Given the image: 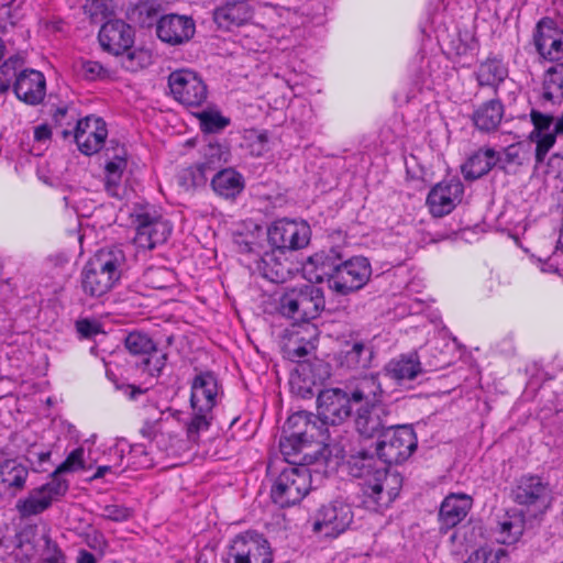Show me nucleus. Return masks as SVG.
I'll return each mask as SVG.
<instances>
[{
	"label": "nucleus",
	"instance_id": "nucleus-51",
	"mask_svg": "<svg viewBox=\"0 0 563 563\" xmlns=\"http://www.w3.org/2000/svg\"><path fill=\"white\" fill-rule=\"evenodd\" d=\"M54 122L59 125H71L73 122H77L75 115V109L68 106L56 108L52 114Z\"/></svg>",
	"mask_w": 563,
	"mask_h": 563
},
{
	"label": "nucleus",
	"instance_id": "nucleus-5",
	"mask_svg": "<svg viewBox=\"0 0 563 563\" xmlns=\"http://www.w3.org/2000/svg\"><path fill=\"white\" fill-rule=\"evenodd\" d=\"M273 553L266 539L254 532L236 536L228 547L224 563H272Z\"/></svg>",
	"mask_w": 563,
	"mask_h": 563
},
{
	"label": "nucleus",
	"instance_id": "nucleus-54",
	"mask_svg": "<svg viewBox=\"0 0 563 563\" xmlns=\"http://www.w3.org/2000/svg\"><path fill=\"white\" fill-rule=\"evenodd\" d=\"M77 331L84 338H91L95 334L100 332V327L97 322L90 321L88 319H82L77 321L76 323Z\"/></svg>",
	"mask_w": 563,
	"mask_h": 563
},
{
	"label": "nucleus",
	"instance_id": "nucleus-13",
	"mask_svg": "<svg viewBox=\"0 0 563 563\" xmlns=\"http://www.w3.org/2000/svg\"><path fill=\"white\" fill-rule=\"evenodd\" d=\"M515 499L519 505L531 508L534 514H542L551 505V489L538 476H523L515 490Z\"/></svg>",
	"mask_w": 563,
	"mask_h": 563
},
{
	"label": "nucleus",
	"instance_id": "nucleus-47",
	"mask_svg": "<svg viewBox=\"0 0 563 563\" xmlns=\"http://www.w3.org/2000/svg\"><path fill=\"white\" fill-rule=\"evenodd\" d=\"M85 451L82 448H77L71 451L66 460L56 468V473H69L86 468Z\"/></svg>",
	"mask_w": 563,
	"mask_h": 563
},
{
	"label": "nucleus",
	"instance_id": "nucleus-37",
	"mask_svg": "<svg viewBox=\"0 0 563 563\" xmlns=\"http://www.w3.org/2000/svg\"><path fill=\"white\" fill-rule=\"evenodd\" d=\"M371 275L369 261L364 256H353L341 262L340 280L351 278L357 282H369Z\"/></svg>",
	"mask_w": 563,
	"mask_h": 563
},
{
	"label": "nucleus",
	"instance_id": "nucleus-1",
	"mask_svg": "<svg viewBox=\"0 0 563 563\" xmlns=\"http://www.w3.org/2000/svg\"><path fill=\"white\" fill-rule=\"evenodd\" d=\"M347 463L351 475L364 481V506L373 511L387 508L398 494L396 487L389 488L391 484H398L397 476L388 474L379 461L366 453L352 455Z\"/></svg>",
	"mask_w": 563,
	"mask_h": 563
},
{
	"label": "nucleus",
	"instance_id": "nucleus-40",
	"mask_svg": "<svg viewBox=\"0 0 563 563\" xmlns=\"http://www.w3.org/2000/svg\"><path fill=\"white\" fill-rule=\"evenodd\" d=\"M205 161L201 163L208 165L209 172H218L229 157V151L219 143H209L203 152Z\"/></svg>",
	"mask_w": 563,
	"mask_h": 563
},
{
	"label": "nucleus",
	"instance_id": "nucleus-28",
	"mask_svg": "<svg viewBox=\"0 0 563 563\" xmlns=\"http://www.w3.org/2000/svg\"><path fill=\"white\" fill-rule=\"evenodd\" d=\"M499 152L492 147H481L473 153L462 166V173L466 180H476L487 175L497 167Z\"/></svg>",
	"mask_w": 563,
	"mask_h": 563
},
{
	"label": "nucleus",
	"instance_id": "nucleus-36",
	"mask_svg": "<svg viewBox=\"0 0 563 563\" xmlns=\"http://www.w3.org/2000/svg\"><path fill=\"white\" fill-rule=\"evenodd\" d=\"M53 499L41 487L31 490L25 499L16 504V509L22 517L38 515L52 505Z\"/></svg>",
	"mask_w": 563,
	"mask_h": 563
},
{
	"label": "nucleus",
	"instance_id": "nucleus-56",
	"mask_svg": "<svg viewBox=\"0 0 563 563\" xmlns=\"http://www.w3.org/2000/svg\"><path fill=\"white\" fill-rule=\"evenodd\" d=\"M234 244L236 245L238 252L242 254H253L254 253V241L247 240L244 235L239 234L234 239Z\"/></svg>",
	"mask_w": 563,
	"mask_h": 563
},
{
	"label": "nucleus",
	"instance_id": "nucleus-30",
	"mask_svg": "<svg viewBox=\"0 0 563 563\" xmlns=\"http://www.w3.org/2000/svg\"><path fill=\"white\" fill-rule=\"evenodd\" d=\"M213 191L225 199H235L244 189V178L233 168H221L211 178Z\"/></svg>",
	"mask_w": 563,
	"mask_h": 563
},
{
	"label": "nucleus",
	"instance_id": "nucleus-41",
	"mask_svg": "<svg viewBox=\"0 0 563 563\" xmlns=\"http://www.w3.org/2000/svg\"><path fill=\"white\" fill-rule=\"evenodd\" d=\"M197 117L205 133H219L230 124V119L218 111H202Z\"/></svg>",
	"mask_w": 563,
	"mask_h": 563
},
{
	"label": "nucleus",
	"instance_id": "nucleus-18",
	"mask_svg": "<svg viewBox=\"0 0 563 563\" xmlns=\"http://www.w3.org/2000/svg\"><path fill=\"white\" fill-rule=\"evenodd\" d=\"M318 330L313 324L303 323L288 330L284 341L283 350L287 358L299 362L316 349Z\"/></svg>",
	"mask_w": 563,
	"mask_h": 563
},
{
	"label": "nucleus",
	"instance_id": "nucleus-21",
	"mask_svg": "<svg viewBox=\"0 0 563 563\" xmlns=\"http://www.w3.org/2000/svg\"><path fill=\"white\" fill-rule=\"evenodd\" d=\"M12 87L16 98L29 106H37L45 98L46 80L38 70L24 69L20 71Z\"/></svg>",
	"mask_w": 563,
	"mask_h": 563
},
{
	"label": "nucleus",
	"instance_id": "nucleus-25",
	"mask_svg": "<svg viewBox=\"0 0 563 563\" xmlns=\"http://www.w3.org/2000/svg\"><path fill=\"white\" fill-rule=\"evenodd\" d=\"M386 409L380 405L361 406L356 409L355 428L365 438H373L390 428L388 424Z\"/></svg>",
	"mask_w": 563,
	"mask_h": 563
},
{
	"label": "nucleus",
	"instance_id": "nucleus-19",
	"mask_svg": "<svg viewBox=\"0 0 563 563\" xmlns=\"http://www.w3.org/2000/svg\"><path fill=\"white\" fill-rule=\"evenodd\" d=\"M251 0H230L213 10V22L219 30L231 31L247 24L254 16Z\"/></svg>",
	"mask_w": 563,
	"mask_h": 563
},
{
	"label": "nucleus",
	"instance_id": "nucleus-39",
	"mask_svg": "<svg viewBox=\"0 0 563 563\" xmlns=\"http://www.w3.org/2000/svg\"><path fill=\"white\" fill-rule=\"evenodd\" d=\"M110 145L106 148L109 162L106 164V175H123L126 168V150L119 142L111 140Z\"/></svg>",
	"mask_w": 563,
	"mask_h": 563
},
{
	"label": "nucleus",
	"instance_id": "nucleus-45",
	"mask_svg": "<svg viewBox=\"0 0 563 563\" xmlns=\"http://www.w3.org/2000/svg\"><path fill=\"white\" fill-rule=\"evenodd\" d=\"M211 411L194 410V416L187 424V437L190 441L197 442L200 434L206 432L210 426Z\"/></svg>",
	"mask_w": 563,
	"mask_h": 563
},
{
	"label": "nucleus",
	"instance_id": "nucleus-7",
	"mask_svg": "<svg viewBox=\"0 0 563 563\" xmlns=\"http://www.w3.org/2000/svg\"><path fill=\"white\" fill-rule=\"evenodd\" d=\"M417 448V439L413 430L401 426L388 428L382 433V440L377 443V453L385 463L394 464L407 460Z\"/></svg>",
	"mask_w": 563,
	"mask_h": 563
},
{
	"label": "nucleus",
	"instance_id": "nucleus-3",
	"mask_svg": "<svg viewBox=\"0 0 563 563\" xmlns=\"http://www.w3.org/2000/svg\"><path fill=\"white\" fill-rule=\"evenodd\" d=\"M313 429L314 424L310 423L309 416L305 412L292 415L285 423L284 432L289 433L282 438L279 446L282 454L291 465L307 460L308 452L302 459H297V456L309 448L310 439L313 438L311 432Z\"/></svg>",
	"mask_w": 563,
	"mask_h": 563
},
{
	"label": "nucleus",
	"instance_id": "nucleus-64",
	"mask_svg": "<svg viewBox=\"0 0 563 563\" xmlns=\"http://www.w3.org/2000/svg\"><path fill=\"white\" fill-rule=\"evenodd\" d=\"M551 133L555 136L563 134V114L559 118H553V125L551 126Z\"/></svg>",
	"mask_w": 563,
	"mask_h": 563
},
{
	"label": "nucleus",
	"instance_id": "nucleus-46",
	"mask_svg": "<svg viewBox=\"0 0 563 563\" xmlns=\"http://www.w3.org/2000/svg\"><path fill=\"white\" fill-rule=\"evenodd\" d=\"M150 62V55L144 49H134L133 47L122 55V66L129 71H137L144 68Z\"/></svg>",
	"mask_w": 563,
	"mask_h": 563
},
{
	"label": "nucleus",
	"instance_id": "nucleus-9",
	"mask_svg": "<svg viewBox=\"0 0 563 563\" xmlns=\"http://www.w3.org/2000/svg\"><path fill=\"white\" fill-rule=\"evenodd\" d=\"M318 417L324 424H340L350 417L353 400L349 393L339 388L325 389L318 395Z\"/></svg>",
	"mask_w": 563,
	"mask_h": 563
},
{
	"label": "nucleus",
	"instance_id": "nucleus-16",
	"mask_svg": "<svg viewBox=\"0 0 563 563\" xmlns=\"http://www.w3.org/2000/svg\"><path fill=\"white\" fill-rule=\"evenodd\" d=\"M463 194L464 186L460 179L441 181L429 191L427 205L434 217H443L461 202Z\"/></svg>",
	"mask_w": 563,
	"mask_h": 563
},
{
	"label": "nucleus",
	"instance_id": "nucleus-55",
	"mask_svg": "<svg viewBox=\"0 0 563 563\" xmlns=\"http://www.w3.org/2000/svg\"><path fill=\"white\" fill-rule=\"evenodd\" d=\"M254 264H255V269L252 272V276L254 278H264V279H267V282H271V283H274V282H278L276 278H274L273 276H271L268 274V272L266 271V262L260 257V255L256 253L254 254Z\"/></svg>",
	"mask_w": 563,
	"mask_h": 563
},
{
	"label": "nucleus",
	"instance_id": "nucleus-34",
	"mask_svg": "<svg viewBox=\"0 0 563 563\" xmlns=\"http://www.w3.org/2000/svg\"><path fill=\"white\" fill-rule=\"evenodd\" d=\"M162 5L156 0H139L130 11V19L141 27L156 25L159 20Z\"/></svg>",
	"mask_w": 563,
	"mask_h": 563
},
{
	"label": "nucleus",
	"instance_id": "nucleus-42",
	"mask_svg": "<svg viewBox=\"0 0 563 563\" xmlns=\"http://www.w3.org/2000/svg\"><path fill=\"white\" fill-rule=\"evenodd\" d=\"M522 531L523 526L519 518H505L499 523L497 540L500 543L511 544L519 539V537L522 534Z\"/></svg>",
	"mask_w": 563,
	"mask_h": 563
},
{
	"label": "nucleus",
	"instance_id": "nucleus-24",
	"mask_svg": "<svg viewBox=\"0 0 563 563\" xmlns=\"http://www.w3.org/2000/svg\"><path fill=\"white\" fill-rule=\"evenodd\" d=\"M218 394L219 386L214 375L209 372L198 374L191 384L192 410L211 411Z\"/></svg>",
	"mask_w": 563,
	"mask_h": 563
},
{
	"label": "nucleus",
	"instance_id": "nucleus-32",
	"mask_svg": "<svg viewBox=\"0 0 563 563\" xmlns=\"http://www.w3.org/2000/svg\"><path fill=\"white\" fill-rule=\"evenodd\" d=\"M27 468L13 460H8L0 465V493L15 496L25 484Z\"/></svg>",
	"mask_w": 563,
	"mask_h": 563
},
{
	"label": "nucleus",
	"instance_id": "nucleus-15",
	"mask_svg": "<svg viewBox=\"0 0 563 563\" xmlns=\"http://www.w3.org/2000/svg\"><path fill=\"white\" fill-rule=\"evenodd\" d=\"M134 224L136 227L134 243L141 249L152 250L166 242L172 233V228L166 221L147 212L137 213Z\"/></svg>",
	"mask_w": 563,
	"mask_h": 563
},
{
	"label": "nucleus",
	"instance_id": "nucleus-35",
	"mask_svg": "<svg viewBox=\"0 0 563 563\" xmlns=\"http://www.w3.org/2000/svg\"><path fill=\"white\" fill-rule=\"evenodd\" d=\"M542 99L552 103L563 99V64L550 67L543 79Z\"/></svg>",
	"mask_w": 563,
	"mask_h": 563
},
{
	"label": "nucleus",
	"instance_id": "nucleus-43",
	"mask_svg": "<svg viewBox=\"0 0 563 563\" xmlns=\"http://www.w3.org/2000/svg\"><path fill=\"white\" fill-rule=\"evenodd\" d=\"M364 352V344L362 342L346 343L344 349L341 350L338 362L341 366L347 368H356L358 366H365L362 363L361 355Z\"/></svg>",
	"mask_w": 563,
	"mask_h": 563
},
{
	"label": "nucleus",
	"instance_id": "nucleus-63",
	"mask_svg": "<svg viewBox=\"0 0 563 563\" xmlns=\"http://www.w3.org/2000/svg\"><path fill=\"white\" fill-rule=\"evenodd\" d=\"M556 256L558 255L553 254L547 262L542 263L541 264V269L543 272L553 271L554 273H556L560 276L561 275L560 274V269H559V267H556L554 265V260H555Z\"/></svg>",
	"mask_w": 563,
	"mask_h": 563
},
{
	"label": "nucleus",
	"instance_id": "nucleus-33",
	"mask_svg": "<svg viewBox=\"0 0 563 563\" xmlns=\"http://www.w3.org/2000/svg\"><path fill=\"white\" fill-rule=\"evenodd\" d=\"M383 393L382 384L377 376L362 378L355 388L349 394L353 404L357 407L376 405L377 397Z\"/></svg>",
	"mask_w": 563,
	"mask_h": 563
},
{
	"label": "nucleus",
	"instance_id": "nucleus-17",
	"mask_svg": "<svg viewBox=\"0 0 563 563\" xmlns=\"http://www.w3.org/2000/svg\"><path fill=\"white\" fill-rule=\"evenodd\" d=\"M98 40L103 51L123 55L134 44V30L122 20H110L101 26Z\"/></svg>",
	"mask_w": 563,
	"mask_h": 563
},
{
	"label": "nucleus",
	"instance_id": "nucleus-20",
	"mask_svg": "<svg viewBox=\"0 0 563 563\" xmlns=\"http://www.w3.org/2000/svg\"><path fill=\"white\" fill-rule=\"evenodd\" d=\"M342 257L332 247L328 253L320 252L310 256L303 266V273L313 275L308 282H340Z\"/></svg>",
	"mask_w": 563,
	"mask_h": 563
},
{
	"label": "nucleus",
	"instance_id": "nucleus-48",
	"mask_svg": "<svg viewBox=\"0 0 563 563\" xmlns=\"http://www.w3.org/2000/svg\"><path fill=\"white\" fill-rule=\"evenodd\" d=\"M60 474L62 473H56L55 471L51 482L41 486V488L45 490L53 500L65 495L68 489V483L67 481L59 477Z\"/></svg>",
	"mask_w": 563,
	"mask_h": 563
},
{
	"label": "nucleus",
	"instance_id": "nucleus-60",
	"mask_svg": "<svg viewBox=\"0 0 563 563\" xmlns=\"http://www.w3.org/2000/svg\"><path fill=\"white\" fill-rule=\"evenodd\" d=\"M23 65V59L18 56V55H13V56H10L7 60H4L3 63V68L4 69H14L18 71V69Z\"/></svg>",
	"mask_w": 563,
	"mask_h": 563
},
{
	"label": "nucleus",
	"instance_id": "nucleus-58",
	"mask_svg": "<svg viewBox=\"0 0 563 563\" xmlns=\"http://www.w3.org/2000/svg\"><path fill=\"white\" fill-rule=\"evenodd\" d=\"M84 291L90 296H100L110 289L108 284H84Z\"/></svg>",
	"mask_w": 563,
	"mask_h": 563
},
{
	"label": "nucleus",
	"instance_id": "nucleus-38",
	"mask_svg": "<svg viewBox=\"0 0 563 563\" xmlns=\"http://www.w3.org/2000/svg\"><path fill=\"white\" fill-rule=\"evenodd\" d=\"M211 173L212 172H209L208 165L198 163L194 166L184 169L180 173L179 184L187 190L203 187L206 186L209 178V174Z\"/></svg>",
	"mask_w": 563,
	"mask_h": 563
},
{
	"label": "nucleus",
	"instance_id": "nucleus-44",
	"mask_svg": "<svg viewBox=\"0 0 563 563\" xmlns=\"http://www.w3.org/2000/svg\"><path fill=\"white\" fill-rule=\"evenodd\" d=\"M125 347L134 355H148L155 351L151 338L140 332H132L126 336Z\"/></svg>",
	"mask_w": 563,
	"mask_h": 563
},
{
	"label": "nucleus",
	"instance_id": "nucleus-57",
	"mask_svg": "<svg viewBox=\"0 0 563 563\" xmlns=\"http://www.w3.org/2000/svg\"><path fill=\"white\" fill-rule=\"evenodd\" d=\"M52 136V130L48 124H40L34 129V140L36 142L48 141Z\"/></svg>",
	"mask_w": 563,
	"mask_h": 563
},
{
	"label": "nucleus",
	"instance_id": "nucleus-52",
	"mask_svg": "<svg viewBox=\"0 0 563 563\" xmlns=\"http://www.w3.org/2000/svg\"><path fill=\"white\" fill-rule=\"evenodd\" d=\"M102 517L112 521H124L131 517V510L119 505H108L102 510Z\"/></svg>",
	"mask_w": 563,
	"mask_h": 563
},
{
	"label": "nucleus",
	"instance_id": "nucleus-10",
	"mask_svg": "<svg viewBox=\"0 0 563 563\" xmlns=\"http://www.w3.org/2000/svg\"><path fill=\"white\" fill-rule=\"evenodd\" d=\"M533 45L538 54L550 62L563 58V29L549 18H542L533 31Z\"/></svg>",
	"mask_w": 563,
	"mask_h": 563
},
{
	"label": "nucleus",
	"instance_id": "nucleus-12",
	"mask_svg": "<svg viewBox=\"0 0 563 563\" xmlns=\"http://www.w3.org/2000/svg\"><path fill=\"white\" fill-rule=\"evenodd\" d=\"M196 33V22L189 15L169 13L162 15L156 24L157 37L170 45L179 46L188 43Z\"/></svg>",
	"mask_w": 563,
	"mask_h": 563
},
{
	"label": "nucleus",
	"instance_id": "nucleus-29",
	"mask_svg": "<svg viewBox=\"0 0 563 563\" xmlns=\"http://www.w3.org/2000/svg\"><path fill=\"white\" fill-rule=\"evenodd\" d=\"M472 499L464 494H451L442 503L439 518L445 528L456 526L468 512Z\"/></svg>",
	"mask_w": 563,
	"mask_h": 563
},
{
	"label": "nucleus",
	"instance_id": "nucleus-2",
	"mask_svg": "<svg viewBox=\"0 0 563 563\" xmlns=\"http://www.w3.org/2000/svg\"><path fill=\"white\" fill-rule=\"evenodd\" d=\"M311 472L306 465H289L284 468L272 487V498L280 507L299 503L311 488Z\"/></svg>",
	"mask_w": 563,
	"mask_h": 563
},
{
	"label": "nucleus",
	"instance_id": "nucleus-22",
	"mask_svg": "<svg viewBox=\"0 0 563 563\" xmlns=\"http://www.w3.org/2000/svg\"><path fill=\"white\" fill-rule=\"evenodd\" d=\"M324 300L322 292L313 284L306 285L298 295H286L282 299V308L288 316L302 312L303 316H313L320 309H323Z\"/></svg>",
	"mask_w": 563,
	"mask_h": 563
},
{
	"label": "nucleus",
	"instance_id": "nucleus-31",
	"mask_svg": "<svg viewBox=\"0 0 563 563\" xmlns=\"http://www.w3.org/2000/svg\"><path fill=\"white\" fill-rule=\"evenodd\" d=\"M504 117V104L499 99L482 103L472 114L474 125L482 132H494Z\"/></svg>",
	"mask_w": 563,
	"mask_h": 563
},
{
	"label": "nucleus",
	"instance_id": "nucleus-23",
	"mask_svg": "<svg viewBox=\"0 0 563 563\" xmlns=\"http://www.w3.org/2000/svg\"><path fill=\"white\" fill-rule=\"evenodd\" d=\"M533 130L530 133V140L536 143V161L542 163L549 151L553 147L556 136L551 133L553 125V115L544 114L532 109L530 112Z\"/></svg>",
	"mask_w": 563,
	"mask_h": 563
},
{
	"label": "nucleus",
	"instance_id": "nucleus-27",
	"mask_svg": "<svg viewBox=\"0 0 563 563\" xmlns=\"http://www.w3.org/2000/svg\"><path fill=\"white\" fill-rule=\"evenodd\" d=\"M384 376L397 385H405L422 374L421 363L417 355H401L390 360L383 369Z\"/></svg>",
	"mask_w": 563,
	"mask_h": 563
},
{
	"label": "nucleus",
	"instance_id": "nucleus-61",
	"mask_svg": "<svg viewBox=\"0 0 563 563\" xmlns=\"http://www.w3.org/2000/svg\"><path fill=\"white\" fill-rule=\"evenodd\" d=\"M333 292L338 295H347L350 292L356 291L361 288V286L349 287L347 284H333V287H330Z\"/></svg>",
	"mask_w": 563,
	"mask_h": 563
},
{
	"label": "nucleus",
	"instance_id": "nucleus-6",
	"mask_svg": "<svg viewBox=\"0 0 563 563\" xmlns=\"http://www.w3.org/2000/svg\"><path fill=\"white\" fill-rule=\"evenodd\" d=\"M168 87L176 101L185 107H200L208 98V88L194 70L177 69L168 76Z\"/></svg>",
	"mask_w": 563,
	"mask_h": 563
},
{
	"label": "nucleus",
	"instance_id": "nucleus-59",
	"mask_svg": "<svg viewBox=\"0 0 563 563\" xmlns=\"http://www.w3.org/2000/svg\"><path fill=\"white\" fill-rule=\"evenodd\" d=\"M88 545L102 553L107 547V541L102 534L93 533L88 539Z\"/></svg>",
	"mask_w": 563,
	"mask_h": 563
},
{
	"label": "nucleus",
	"instance_id": "nucleus-62",
	"mask_svg": "<svg viewBox=\"0 0 563 563\" xmlns=\"http://www.w3.org/2000/svg\"><path fill=\"white\" fill-rule=\"evenodd\" d=\"M76 561L77 563H97L95 555H92L86 550H80L78 552Z\"/></svg>",
	"mask_w": 563,
	"mask_h": 563
},
{
	"label": "nucleus",
	"instance_id": "nucleus-53",
	"mask_svg": "<svg viewBox=\"0 0 563 563\" xmlns=\"http://www.w3.org/2000/svg\"><path fill=\"white\" fill-rule=\"evenodd\" d=\"M122 175H106L104 188L111 197L121 198Z\"/></svg>",
	"mask_w": 563,
	"mask_h": 563
},
{
	"label": "nucleus",
	"instance_id": "nucleus-4",
	"mask_svg": "<svg viewBox=\"0 0 563 563\" xmlns=\"http://www.w3.org/2000/svg\"><path fill=\"white\" fill-rule=\"evenodd\" d=\"M310 225L301 220L278 219L267 229V239L272 247L280 251H297L310 242Z\"/></svg>",
	"mask_w": 563,
	"mask_h": 563
},
{
	"label": "nucleus",
	"instance_id": "nucleus-14",
	"mask_svg": "<svg viewBox=\"0 0 563 563\" xmlns=\"http://www.w3.org/2000/svg\"><path fill=\"white\" fill-rule=\"evenodd\" d=\"M108 135L106 122L93 115L86 117L76 122L74 137L81 153L92 155L104 145Z\"/></svg>",
	"mask_w": 563,
	"mask_h": 563
},
{
	"label": "nucleus",
	"instance_id": "nucleus-49",
	"mask_svg": "<svg viewBox=\"0 0 563 563\" xmlns=\"http://www.w3.org/2000/svg\"><path fill=\"white\" fill-rule=\"evenodd\" d=\"M82 76L87 80H97L103 79L107 77V69L95 60H85L81 64Z\"/></svg>",
	"mask_w": 563,
	"mask_h": 563
},
{
	"label": "nucleus",
	"instance_id": "nucleus-11",
	"mask_svg": "<svg viewBox=\"0 0 563 563\" xmlns=\"http://www.w3.org/2000/svg\"><path fill=\"white\" fill-rule=\"evenodd\" d=\"M353 520L351 507L340 500L322 506L316 515L313 530L325 537L344 532Z\"/></svg>",
	"mask_w": 563,
	"mask_h": 563
},
{
	"label": "nucleus",
	"instance_id": "nucleus-26",
	"mask_svg": "<svg viewBox=\"0 0 563 563\" xmlns=\"http://www.w3.org/2000/svg\"><path fill=\"white\" fill-rule=\"evenodd\" d=\"M474 75L479 87H490L497 92L508 77L509 69L501 56L489 54L478 64Z\"/></svg>",
	"mask_w": 563,
	"mask_h": 563
},
{
	"label": "nucleus",
	"instance_id": "nucleus-8",
	"mask_svg": "<svg viewBox=\"0 0 563 563\" xmlns=\"http://www.w3.org/2000/svg\"><path fill=\"white\" fill-rule=\"evenodd\" d=\"M125 266V255L121 249L100 250L84 266L82 282L99 278L118 282L123 277Z\"/></svg>",
	"mask_w": 563,
	"mask_h": 563
},
{
	"label": "nucleus",
	"instance_id": "nucleus-50",
	"mask_svg": "<svg viewBox=\"0 0 563 563\" xmlns=\"http://www.w3.org/2000/svg\"><path fill=\"white\" fill-rule=\"evenodd\" d=\"M510 164H521L520 147L518 145H509L504 150V153H499V161L497 167L506 170Z\"/></svg>",
	"mask_w": 563,
	"mask_h": 563
}]
</instances>
